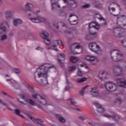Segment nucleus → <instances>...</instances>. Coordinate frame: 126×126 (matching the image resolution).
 Masks as SVG:
<instances>
[{
  "label": "nucleus",
  "instance_id": "f257e3e1",
  "mask_svg": "<svg viewBox=\"0 0 126 126\" xmlns=\"http://www.w3.org/2000/svg\"><path fill=\"white\" fill-rule=\"evenodd\" d=\"M53 66V65L50 66L49 64H44L39 67L37 69L38 78H40V77L45 78V80L42 82L43 86H48L49 85V82H48V79H47L48 78V72L49 71V69L52 68Z\"/></svg>",
  "mask_w": 126,
  "mask_h": 126
},
{
  "label": "nucleus",
  "instance_id": "f03ea898",
  "mask_svg": "<svg viewBox=\"0 0 126 126\" xmlns=\"http://www.w3.org/2000/svg\"><path fill=\"white\" fill-rule=\"evenodd\" d=\"M95 29L98 31H99V29H100V27L98 26L96 22H92L89 24V31L90 35L86 36V39H87V40H90V39H91L90 38L91 36H94V38L97 37V32H94Z\"/></svg>",
  "mask_w": 126,
  "mask_h": 126
},
{
  "label": "nucleus",
  "instance_id": "7ed1b4c3",
  "mask_svg": "<svg viewBox=\"0 0 126 126\" xmlns=\"http://www.w3.org/2000/svg\"><path fill=\"white\" fill-rule=\"evenodd\" d=\"M123 53L118 50H113L110 52V58L112 62H120L123 59Z\"/></svg>",
  "mask_w": 126,
  "mask_h": 126
},
{
  "label": "nucleus",
  "instance_id": "20e7f679",
  "mask_svg": "<svg viewBox=\"0 0 126 126\" xmlns=\"http://www.w3.org/2000/svg\"><path fill=\"white\" fill-rule=\"evenodd\" d=\"M112 73L114 76L119 77L123 76L124 73H123V67L119 64H114L112 67Z\"/></svg>",
  "mask_w": 126,
  "mask_h": 126
},
{
  "label": "nucleus",
  "instance_id": "39448f33",
  "mask_svg": "<svg viewBox=\"0 0 126 126\" xmlns=\"http://www.w3.org/2000/svg\"><path fill=\"white\" fill-rule=\"evenodd\" d=\"M105 87L108 91H116L118 87L117 85L114 84L112 82H106L105 84Z\"/></svg>",
  "mask_w": 126,
  "mask_h": 126
},
{
  "label": "nucleus",
  "instance_id": "423d86ee",
  "mask_svg": "<svg viewBox=\"0 0 126 126\" xmlns=\"http://www.w3.org/2000/svg\"><path fill=\"white\" fill-rule=\"evenodd\" d=\"M89 48L90 50L94 52V54L98 55L99 54V51H100V47L98 44L95 42H92L89 44Z\"/></svg>",
  "mask_w": 126,
  "mask_h": 126
},
{
  "label": "nucleus",
  "instance_id": "0eeeda50",
  "mask_svg": "<svg viewBox=\"0 0 126 126\" xmlns=\"http://www.w3.org/2000/svg\"><path fill=\"white\" fill-rule=\"evenodd\" d=\"M40 36L41 38L44 39V41L46 44L47 45H50V44H51V40L48 39V37H49V33H48L47 31H43L40 33Z\"/></svg>",
  "mask_w": 126,
  "mask_h": 126
},
{
  "label": "nucleus",
  "instance_id": "6e6552de",
  "mask_svg": "<svg viewBox=\"0 0 126 126\" xmlns=\"http://www.w3.org/2000/svg\"><path fill=\"white\" fill-rule=\"evenodd\" d=\"M85 59L86 60H87V61H89V62L92 63L93 64H96V63H99V60H98V58L95 56H86Z\"/></svg>",
  "mask_w": 126,
  "mask_h": 126
},
{
  "label": "nucleus",
  "instance_id": "1a4fd4ad",
  "mask_svg": "<svg viewBox=\"0 0 126 126\" xmlns=\"http://www.w3.org/2000/svg\"><path fill=\"white\" fill-rule=\"evenodd\" d=\"M30 20L32 22H33V23H41L42 22H45V21H46V19L43 18V17L39 16H37L36 18H31Z\"/></svg>",
  "mask_w": 126,
  "mask_h": 126
},
{
  "label": "nucleus",
  "instance_id": "9d476101",
  "mask_svg": "<svg viewBox=\"0 0 126 126\" xmlns=\"http://www.w3.org/2000/svg\"><path fill=\"white\" fill-rule=\"evenodd\" d=\"M116 82L121 87L126 88V80L124 78H118L116 80Z\"/></svg>",
  "mask_w": 126,
  "mask_h": 126
},
{
  "label": "nucleus",
  "instance_id": "9b49d317",
  "mask_svg": "<svg viewBox=\"0 0 126 126\" xmlns=\"http://www.w3.org/2000/svg\"><path fill=\"white\" fill-rule=\"evenodd\" d=\"M28 118H30V119H31V120H32V122H33L35 124H37L38 125V126H46L44 124H40L39 123V122H40V123H44V120L40 119H35L33 118V117H32V116H31L30 115H28Z\"/></svg>",
  "mask_w": 126,
  "mask_h": 126
},
{
  "label": "nucleus",
  "instance_id": "f8f14e48",
  "mask_svg": "<svg viewBox=\"0 0 126 126\" xmlns=\"http://www.w3.org/2000/svg\"><path fill=\"white\" fill-rule=\"evenodd\" d=\"M64 3H67L68 7H76V2L73 0H63Z\"/></svg>",
  "mask_w": 126,
  "mask_h": 126
},
{
  "label": "nucleus",
  "instance_id": "ddd939ff",
  "mask_svg": "<svg viewBox=\"0 0 126 126\" xmlns=\"http://www.w3.org/2000/svg\"><path fill=\"white\" fill-rule=\"evenodd\" d=\"M72 16H73V19L74 20L70 21L69 19H68V21L71 25H76V24H77V20H78V17H77V16L73 13L71 14L69 16V18H70V17H72Z\"/></svg>",
  "mask_w": 126,
  "mask_h": 126
},
{
  "label": "nucleus",
  "instance_id": "4468645a",
  "mask_svg": "<svg viewBox=\"0 0 126 126\" xmlns=\"http://www.w3.org/2000/svg\"><path fill=\"white\" fill-rule=\"evenodd\" d=\"M98 76L100 79H107L108 78V72L106 71H100Z\"/></svg>",
  "mask_w": 126,
  "mask_h": 126
},
{
  "label": "nucleus",
  "instance_id": "2eb2a0df",
  "mask_svg": "<svg viewBox=\"0 0 126 126\" xmlns=\"http://www.w3.org/2000/svg\"><path fill=\"white\" fill-rule=\"evenodd\" d=\"M57 57L59 58L58 59L59 63L61 65V66H63V63H62V61H64V60H65L64 54L63 53L59 54H58Z\"/></svg>",
  "mask_w": 126,
  "mask_h": 126
},
{
  "label": "nucleus",
  "instance_id": "dca6fc26",
  "mask_svg": "<svg viewBox=\"0 0 126 126\" xmlns=\"http://www.w3.org/2000/svg\"><path fill=\"white\" fill-rule=\"evenodd\" d=\"M93 105L97 108V112L98 113H100V114H102V113H104L105 112V109H104V107L101 105L98 102H94Z\"/></svg>",
  "mask_w": 126,
  "mask_h": 126
},
{
  "label": "nucleus",
  "instance_id": "f3484780",
  "mask_svg": "<svg viewBox=\"0 0 126 126\" xmlns=\"http://www.w3.org/2000/svg\"><path fill=\"white\" fill-rule=\"evenodd\" d=\"M73 49H80V52H77L74 53L75 55H76L77 54H82L83 52V48H82V46H80L79 44H73L72 45V47L70 49L71 51H73Z\"/></svg>",
  "mask_w": 126,
  "mask_h": 126
},
{
  "label": "nucleus",
  "instance_id": "a211bd4d",
  "mask_svg": "<svg viewBox=\"0 0 126 126\" xmlns=\"http://www.w3.org/2000/svg\"><path fill=\"white\" fill-rule=\"evenodd\" d=\"M117 24L119 25V26H126V19L124 20V18L123 17L117 18Z\"/></svg>",
  "mask_w": 126,
  "mask_h": 126
},
{
  "label": "nucleus",
  "instance_id": "6ab92c4d",
  "mask_svg": "<svg viewBox=\"0 0 126 126\" xmlns=\"http://www.w3.org/2000/svg\"><path fill=\"white\" fill-rule=\"evenodd\" d=\"M8 26V24L6 22H4L0 24V34H1L2 32H5L6 31V27Z\"/></svg>",
  "mask_w": 126,
  "mask_h": 126
},
{
  "label": "nucleus",
  "instance_id": "aec40b11",
  "mask_svg": "<svg viewBox=\"0 0 126 126\" xmlns=\"http://www.w3.org/2000/svg\"><path fill=\"white\" fill-rule=\"evenodd\" d=\"M28 88L29 89V94L30 95H38V94L35 92V90H34V88L32 85H28Z\"/></svg>",
  "mask_w": 126,
  "mask_h": 126
},
{
  "label": "nucleus",
  "instance_id": "412c9836",
  "mask_svg": "<svg viewBox=\"0 0 126 126\" xmlns=\"http://www.w3.org/2000/svg\"><path fill=\"white\" fill-rule=\"evenodd\" d=\"M103 116H104V117H105V118H108V119H110V118H111L114 121H120V118L119 117V116H118L116 115H113V116H110L108 114H105Z\"/></svg>",
  "mask_w": 126,
  "mask_h": 126
},
{
  "label": "nucleus",
  "instance_id": "4be33fe9",
  "mask_svg": "<svg viewBox=\"0 0 126 126\" xmlns=\"http://www.w3.org/2000/svg\"><path fill=\"white\" fill-rule=\"evenodd\" d=\"M95 17V18H98V19H99V20H100V21L101 20H103L104 23L100 24V26H104V25L107 24V23L106 22V20H105V19H104V18H103L100 15H96Z\"/></svg>",
  "mask_w": 126,
  "mask_h": 126
},
{
  "label": "nucleus",
  "instance_id": "5701e85b",
  "mask_svg": "<svg viewBox=\"0 0 126 126\" xmlns=\"http://www.w3.org/2000/svg\"><path fill=\"white\" fill-rule=\"evenodd\" d=\"M25 8L27 10L31 11V10H33L34 6L31 3H27L25 5Z\"/></svg>",
  "mask_w": 126,
  "mask_h": 126
},
{
  "label": "nucleus",
  "instance_id": "b1692460",
  "mask_svg": "<svg viewBox=\"0 0 126 126\" xmlns=\"http://www.w3.org/2000/svg\"><path fill=\"white\" fill-rule=\"evenodd\" d=\"M67 102L68 105L71 104V105H72L73 106H78L77 102H76L75 100H74V99L72 98H70L69 99H67Z\"/></svg>",
  "mask_w": 126,
  "mask_h": 126
},
{
  "label": "nucleus",
  "instance_id": "393cba45",
  "mask_svg": "<svg viewBox=\"0 0 126 126\" xmlns=\"http://www.w3.org/2000/svg\"><path fill=\"white\" fill-rule=\"evenodd\" d=\"M12 11L8 10L5 12V17L6 19H10L12 17Z\"/></svg>",
  "mask_w": 126,
  "mask_h": 126
},
{
  "label": "nucleus",
  "instance_id": "a878e982",
  "mask_svg": "<svg viewBox=\"0 0 126 126\" xmlns=\"http://www.w3.org/2000/svg\"><path fill=\"white\" fill-rule=\"evenodd\" d=\"M108 9H109V11L110 12V13H111V14H112V15H113V16H118L119 15V14H120V13H118V14H113V12H114V11H116V8L115 7H110V6L108 7Z\"/></svg>",
  "mask_w": 126,
  "mask_h": 126
},
{
  "label": "nucleus",
  "instance_id": "bb28decb",
  "mask_svg": "<svg viewBox=\"0 0 126 126\" xmlns=\"http://www.w3.org/2000/svg\"><path fill=\"white\" fill-rule=\"evenodd\" d=\"M90 92L91 94H95V95L99 94V91L97 90V87H96L94 88H91Z\"/></svg>",
  "mask_w": 126,
  "mask_h": 126
},
{
  "label": "nucleus",
  "instance_id": "cd10ccee",
  "mask_svg": "<svg viewBox=\"0 0 126 126\" xmlns=\"http://www.w3.org/2000/svg\"><path fill=\"white\" fill-rule=\"evenodd\" d=\"M22 21L19 19H15L13 20V25L14 26H17L19 24H22Z\"/></svg>",
  "mask_w": 126,
  "mask_h": 126
},
{
  "label": "nucleus",
  "instance_id": "c85d7f7f",
  "mask_svg": "<svg viewBox=\"0 0 126 126\" xmlns=\"http://www.w3.org/2000/svg\"><path fill=\"white\" fill-rule=\"evenodd\" d=\"M39 97L40 99V100H38L39 103H40V104H42V105H47V101L46 100V99H45V98L42 97V96Z\"/></svg>",
  "mask_w": 126,
  "mask_h": 126
},
{
  "label": "nucleus",
  "instance_id": "c756f323",
  "mask_svg": "<svg viewBox=\"0 0 126 126\" xmlns=\"http://www.w3.org/2000/svg\"><path fill=\"white\" fill-rule=\"evenodd\" d=\"M122 102H123V100H122L121 98L120 97H118V98H116L115 99V100L114 101V103L116 105H117V106H118L119 105H120V104H121V103H122Z\"/></svg>",
  "mask_w": 126,
  "mask_h": 126
},
{
  "label": "nucleus",
  "instance_id": "7c9ffc66",
  "mask_svg": "<svg viewBox=\"0 0 126 126\" xmlns=\"http://www.w3.org/2000/svg\"><path fill=\"white\" fill-rule=\"evenodd\" d=\"M70 61L71 63H77V62H78V59L73 56H71L70 57Z\"/></svg>",
  "mask_w": 126,
  "mask_h": 126
},
{
  "label": "nucleus",
  "instance_id": "2f4dec72",
  "mask_svg": "<svg viewBox=\"0 0 126 126\" xmlns=\"http://www.w3.org/2000/svg\"><path fill=\"white\" fill-rule=\"evenodd\" d=\"M87 80V78H81L77 79V82L79 83H82L83 82H85Z\"/></svg>",
  "mask_w": 126,
  "mask_h": 126
},
{
  "label": "nucleus",
  "instance_id": "473e14b6",
  "mask_svg": "<svg viewBox=\"0 0 126 126\" xmlns=\"http://www.w3.org/2000/svg\"><path fill=\"white\" fill-rule=\"evenodd\" d=\"M93 97H94V98H97V99H103V100H106V99L105 98H104L105 95H93Z\"/></svg>",
  "mask_w": 126,
  "mask_h": 126
},
{
  "label": "nucleus",
  "instance_id": "72a5a7b5",
  "mask_svg": "<svg viewBox=\"0 0 126 126\" xmlns=\"http://www.w3.org/2000/svg\"><path fill=\"white\" fill-rule=\"evenodd\" d=\"M26 102L29 103L30 105H31V106H34V105H35V102L32 99H26Z\"/></svg>",
  "mask_w": 126,
  "mask_h": 126
},
{
  "label": "nucleus",
  "instance_id": "f704fd0d",
  "mask_svg": "<svg viewBox=\"0 0 126 126\" xmlns=\"http://www.w3.org/2000/svg\"><path fill=\"white\" fill-rule=\"evenodd\" d=\"M76 70V67L75 66H70L68 68V71L70 72H72V71H74V70Z\"/></svg>",
  "mask_w": 126,
  "mask_h": 126
},
{
  "label": "nucleus",
  "instance_id": "c9c22d12",
  "mask_svg": "<svg viewBox=\"0 0 126 126\" xmlns=\"http://www.w3.org/2000/svg\"><path fill=\"white\" fill-rule=\"evenodd\" d=\"M54 43H56V44H58V45H60V46H62L63 47H64V45H63V42L61 40H55Z\"/></svg>",
  "mask_w": 126,
  "mask_h": 126
},
{
  "label": "nucleus",
  "instance_id": "e433bc0d",
  "mask_svg": "<svg viewBox=\"0 0 126 126\" xmlns=\"http://www.w3.org/2000/svg\"><path fill=\"white\" fill-rule=\"evenodd\" d=\"M82 8H89L90 7V4L87 3L81 6Z\"/></svg>",
  "mask_w": 126,
  "mask_h": 126
},
{
  "label": "nucleus",
  "instance_id": "4c0bfd02",
  "mask_svg": "<svg viewBox=\"0 0 126 126\" xmlns=\"http://www.w3.org/2000/svg\"><path fill=\"white\" fill-rule=\"evenodd\" d=\"M15 113L16 114V115H17L18 116H20V117H22V118H23V116L20 115V111H19V110L15 109Z\"/></svg>",
  "mask_w": 126,
  "mask_h": 126
},
{
  "label": "nucleus",
  "instance_id": "58836bf2",
  "mask_svg": "<svg viewBox=\"0 0 126 126\" xmlns=\"http://www.w3.org/2000/svg\"><path fill=\"white\" fill-rule=\"evenodd\" d=\"M13 71L15 73H17V74H18V73H20V70L18 68H15L13 69Z\"/></svg>",
  "mask_w": 126,
  "mask_h": 126
},
{
  "label": "nucleus",
  "instance_id": "ea45409f",
  "mask_svg": "<svg viewBox=\"0 0 126 126\" xmlns=\"http://www.w3.org/2000/svg\"><path fill=\"white\" fill-rule=\"evenodd\" d=\"M7 39V36L5 35H3L1 37V41H4V40H6Z\"/></svg>",
  "mask_w": 126,
  "mask_h": 126
},
{
  "label": "nucleus",
  "instance_id": "a19ab883",
  "mask_svg": "<svg viewBox=\"0 0 126 126\" xmlns=\"http://www.w3.org/2000/svg\"><path fill=\"white\" fill-rule=\"evenodd\" d=\"M57 47V46L55 45H54L51 46V48L53 50H54V51H58V48H57V47Z\"/></svg>",
  "mask_w": 126,
  "mask_h": 126
},
{
  "label": "nucleus",
  "instance_id": "79ce46f5",
  "mask_svg": "<svg viewBox=\"0 0 126 126\" xmlns=\"http://www.w3.org/2000/svg\"><path fill=\"white\" fill-rule=\"evenodd\" d=\"M126 38L123 39V40H122V41H121V44H122V46H125V45H126Z\"/></svg>",
  "mask_w": 126,
  "mask_h": 126
},
{
  "label": "nucleus",
  "instance_id": "37998d69",
  "mask_svg": "<svg viewBox=\"0 0 126 126\" xmlns=\"http://www.w3.org/2000/svg\"><path fill=\"white\" fill-rule=\"evenodd\" d=\"M77 75L78 76H82L83 74H82V72L81 71L79 70L77 72Z\"/></svg>",
  "mask_w": 126,
  "mask_h": 126
},
{
  "label": "nucleus",
  "instance_id": "c03bdc74",
  "mask_svg": "<svg viewBox=\"0 0 126 126\" xmlns=\"http://www.w3.org/2000/svg\"><path fill=\"white\" fill-rule=\"evenodd\" d=\"M59 121L61 122V123H64L65 122V119H63V117H60L59 118Z\"/></svg>",
  "mask_w": 126,
  "mask_h": 126
},
{
  "label": "nucleus",
  "instance_id": "a18cd8bd",
  "mask_svg": "<svg viewBox=\"0 0 126 126\" xmlns=\"http://www.w3.org/2000/svg\"><path fill=\"white\" fill-rule=\"evenodd\" d=\"M58 25H60V26H66L63 22H59L58 23Z\"/></svg>",
  "mask_w": 126,
  "mask_h": 126
},
{
  "label": "nucleus",
  "instance_id": "49530a36",
  "mask_svg": "<svg viewBox=\"0 0 126 126\" xmlns=\"http://www.w3.org/2000/svg\"><path fill=\"white\" fill-rule=\"evenodd\" d=\"M35 50H37L38 51H41V52H42V51H44V49H43V48H41L40 47L36 48Z\"/></svg>",
  "mask_w": 126,
  "mask_h": 126
},
{
  "label": "nucleus",
  "instance_id": "de8ad7c7",
  "mask_svg": "<svg viewBox=\"0 0 126 126\" xmlns=\"http://www.w3.org/2000/svg\"><path fill=\"white\" fill-rule=\"evenodd\" d=\"M89 87V85H86L85 87H83L82 90L85 91L86 89H87Z\"/></svg>",
  "mask_w": 126,
  "mask_h": 126
},
{
  "label": "nucleus",
  "instance_id": "09e8293b",
  "mask_svg": "<svg viewBox=\"0 0 126 126\" xmlns=\"http://www.w3.org/2000/svg\"><path fill=\"white\" fill-rule=\"evenodd\" d=\"M0 104L3 105V106H5L6 105V103H5L3 101H2V100H1V99H0Z\"/></svg>",
  "mask_w": 126,
  "mask_h": 126
},
{
  "label": "nucleus",
  "instance_id": "8fccbe9b",
  "mask_svg": "<svg viewBox=\"0 0 126 126\" xmlns=\"http://www.w3.org/2000/svg\"><path fill=\"white\" fill-rule=\"evenodd\" d=\"M10 82L12 83V84H16V81H14V80L12 79H11Z\"/></svg>",
  "mask_w": 126,
  "mask_h": 126
},
{
  "label": "nucleus",
  "instance_id": "3c124183",
  "mask_svg": "<svg viewBox=\"0 0 126 126\" xmlns=\"http://www.w3.org/2000/svg\"><path fill=\"white\" fill-rule=\"evenodd\" d=\"M80 95H84V91L82 89L80 91Z\"/></svg>",
  "mask_w": 126,
  "mask_h": 126
},
{
  "label": "nucleus",
  "instance_id": "603ef678",
  "mask_svg": "<svg viewBox=\"0 0 126 126\" xmlns=\"http://www.w3.org/2000/svg\"><path fill=\"white\" fill-rule=\"evenodd\" d=\"M37 96H38L39 98H40V96H41V95H32V97L34 98V99H36Z\"/></svg>",
  "mask_w": 126,
  "mask_h": 126
},
{
  "label": "nucleus",
  "instance_id": "864d4df0",
  "mask_svg": "<svg viewBox=\"0 0 126 126\" xmlns=\"http://www.w3.org/2000/svg\"><path fill=\"white\" fill-rule=\"evenodd\" d=\"M0 94H1V95H7V94H6V93L4 92H0Z\"/></svg>",
  "mask_w": 126,
  "mask_h": 126
},
{
  "label": "nucleus",
  "instance_id": "5fc2aeb1",
  "mask_svg": "<svg viewBox=\"0 0 126 126\" xmlns=\"http://www.w3.org/2000/svg\"><path fill=\"white\" fill-rule=\"evenodd\" d=\"M79 119L81 120L82 121H84L85 120V118H84L83 116H80L79 117Z\"/></svg>",
  "mask_w": 126,
  "mask_h": 126
},
{
  "label": "nucleus",
  "instance_id": "6e6d98bb",
  "mask_svg": "<svg viewBox=\"0 0 126 126\" xmlns=\"http://www.w3.org/2000/svg\"><path fill=\"white\" fill-rule=\"evenodd\" d=\"M122 63H123L124 65L126 67V61H122Z\"/></svg>",
  "mask_w": 126,
  "mask_h": 126
},
{
  "label": "nucleus",
  "instance_id": "4d7b16f0",
  "mask_svg": "<svg viewBox=\"0 0 126 126\" xmlns=\"http://www.w3.org/2000/svg\"><path fill=\"white\" fill-rule=\"evenodd\" d=\"M37 15L36 14H35L33 12H32L31 14H29L28 15L29 16H31V15Z\"/></svg>",
  "mask_w": 126,
  "mask_h": 126
},
{
  "label": "nucleus",
  "instance_id": "13d9d810",
  "mask_svg": "<svg viewBox=\"0 0 126 126\" xmlns=\"http://www.w3.org/2000/svg\"><path fill=\"white\" fill-rule=\"evenodd\" d=\"M15 89H19V88H20V87H19V85H16L15 87Z\"/></svg>",
  "mask_w": 126,
  "mask_h": 126
},
{
  "label": "nucleus",
  "instance_id": "bf43d9fd",
  "mask_svg": "<svg viewBox=\"0 0 126 126\" xmlns=\"http://www.w3.org/2000/svg\"><path fill=\"white\" fill-rule=\"evenodd\" d=\"M106 126H115V125H114V124H109Z\"/></svg>",
  "mask_w": 126,
  "mask_h": 126
},
{
  "label": "nucleus",
  "instance_id": "052dcab7",
  "mask_svg": "<svg viewBox=\"0 0 126 126\" xmlns=\"http://www.w3.org/2000/svg\"><path fill=\"white\" fill-rule=\"evenodd\" d=\"M69 82H68V79L67 78H66V84L68 85Z\"/></svg>",
  "mask_w": 126,
  "mask_h": 126
},
{
  "label": "nucleus",
  "instance_id": "680f3d73",
  "mask_svg": "<svg viewBox=\"0 0 126 126\" xmlns=\"http://www.w3.org/2000/svg\"><path fill=\"white\" fill-rule=\"evenodd\" d=\"M117 37H123V35H122V34H119L117 35Z\"/></svg>",
  "mask_w": 126,
  "mask_h": 126
},
{
  "label": "nucleus",
  "instance_id": "e2e57ef3",
  "mask_svg": "<svg viewBox=\"0 0 126 126\" xmlns=\"http://www.w3.org/2000/svg\"><path fill=\"white\" fill-rule=\"evenodd\" d=\"M74 111H79V112L80 111V110L78 109H75V108H73Z\"/></svg>",
  "mask_w": 126,
  "mask_h": 126
},
{
  "label": "nucleus",
  "instance_id": "0e129e2a",
  "mask_svg": "<svg viewBox=\"0 0 126 126\" xmlns=\"http://www.w3.org/2000/svg\"><path fill=\"white\" fill-rule=\"evenodd\" d=\"M19 102H20V103H21V104H23V101H20V100H19V99H18Z\"/></svg>",
  "mask_w": 126,
  "mask_h": 126
},
{
  "label": "nucleus",
  "instance_id": "69168bd1",
  "mask_svg": "<svg viewBox=\"0 0 126 126\" xmlns=\"http://www.w3.org/2000/svg\"><path fill=\"white\" fill-rule=\"evenodd\" d=\"M68 89L67 87H65L64 89V91H67Z\"/></svg>",
  "mask_w": 126,
  "mask_h": 126
},
{
  "label": "nucleus",
  "instance_id": "338daca9",
  "mask_svg": "<svg viewBox=\"0 0 126 126\" xmlns=\"http://www.w3.org/2000/svg\"><path fill=\"white\" fill-rule=\"evenodd\" d=\"M6 81H11V79H6Z\"/></svg>",
  "mask_w": 126,
  "mask_h": 126
},
{
  "label": "nucleus",
  "instance_id": "774afa93",
  "mask_svg": "<svg viewBox=\"0 0 126 126\" xmlns=\"http://www.w3.org/2000/svg\"><path fill=\"white\" fill-rule=\"evenodd\" d=\"M124 3H126V0H122Z\"/></svg>",
  "mask_w": 126,
  "mask_h": 126
}]
</instances>
